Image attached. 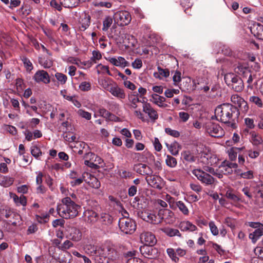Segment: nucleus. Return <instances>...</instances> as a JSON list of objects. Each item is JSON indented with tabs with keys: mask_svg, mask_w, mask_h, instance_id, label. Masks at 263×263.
<instances>
[{
	"mask_svg": "<svg viewBox=\"0 0 263 263\" xmlns=\"http://www.w3.org/2000/svg\"><path fill=\"white\" fill-rule=\"evenodd\" d=\"M216 119L222 123L234 128L235 120L239 116V109L237 107L229 103H223L218 106L215 110Z\"/></svg>",
	"mask_w": 263,
	"mask_h": 263,
	"instance_id": "1",
	"label": "nucleus"
},
{
	"mask_svg": "<svg viewBox=\"0 0 263 263\" xmlns=\"http://www.w3.org/2000/svg\"><path fill=\"white\" fill-rule=\"evenodd\" d=\"M90 84L87 82H83L79 86L80 89L82 91H88L90 89Z\"/></svg>",
	"mask_w": 263,
	"mask_h": 263,
	"instance_id": "52",
	"label": "nucleus"
},
{
	"mask_svg": "<svg viewBox=\"0 0 263 263\" xmlns=\"http://www.w3.org/2000/svg\"><path fill=\"white\" fill-rule=\"evenodd\" d=\"M252 143L254 145H258L263 142V140L260 136L253 132L251 133Z\"/></svg>",
	"mask_w": 263,
	"mask_h": 263,
	"instance_id": "28",
	"label": "nucleus"
},
{
	"mask_svg": "<svg viewBox=\"0 0 263 263\" xmlns=\"http://www.w3.org/2000/svg\"><path fill=\"white\" fill-rule=\"evenodd\" d=\"M154 145L156 151L160 152L162 149V145L157 138H155Z\"/></svg>",
	"mask_w": 263,
	"mask_h": 263,
	"instance_id": "63",
	"label": "nucleus"
},
{
	"mask_svg": "<svg viewBox=\"0 0 263 263\" xmlns=\"http://www.w3.org/2000/svg\"><path fill=\"white\" fill-rule=\"evenodd\" d=\"M235 71L241 76L244 79H247V83L249 84L252 82L253 77L248 67L239 64L235 68Z\"/></svg>",
	"mask_w": 263,
	"mask_h": 263,
	"instance_id": "10",
	"label": "nucleus"
},
{
	"mask_svg": "<svg viewBox=\"0 0 263 263\" xmlns=\"http://www.w3.org/2000/svg\"><path fill=\"white\" fill-rule=\"evenodd\" d=\"M166 146L168 147L170 152L173 155H177L178 154L179 149L181 148V146L177 142H174L173 143L169 145L166 144Z\"/></svg>",
	"mask_w": 263,
	"mask_h": 263,
	"instance_id": "24",
	"label": "nucleus"
},
{
	"mask_svg": "<svg viewBox=\"0 0 263 263\" xmlns=\"http://www.w3.org/2000/svg\"><path fill=\"white\" fill-rule=\"evenodd\" d=\"M153 246L143 245L140 248L141 254L145 258L153 259L158 255V250L153 247Z\"/></svg>",
	"mask_w": 263,
	"mask_h": 263,
	"instance_id": "8",
	"label": "nucleus"
},
{
	"mask_svg": "<svg viewBox=\"0 0 263 263\" xmlns=\"http://www.w3.org/2000/svg\"><path fill=\"white\" fill-rule=\"evenodd\" d=\"M183 157L184 160L189 162H194L195 157L189 152H184L183 154Z\"/></svg>",
	"mask_w": 263,
	"mask_h": 263,
	"instance_id": "46",
	"label": "nucleus"
},
{
	"mask_svg": "<svg viewBox=\"0 0 263 263\" xmlns=\"http://www.w3.org/2000/svg\"><path fill=\"white\" fill-rule=\"evenodd\" d=\"M55 77L61 84L63 85L66 82L67 77L66 75L60 72H57Z\"/></svg>",
	"mask_w": 263,
	"mask_h": 263,
	"instance_id": "40",
	"label": "nucleus"
},
{
	"mask_svg": "<svg viewBox=\"0 0 263 263\" xmlns=\"http://www.w3.org/2000/svg\"><path fill=\"white\" fill-rule=\"evenodd\" d=\"M115 19L120 26H124L129 24L132 18L128 12L122 11L115 14Z\"/></svg>",
	"mask_w": 263,
	"mask_h": 263,
	"instance_id": "9",
	"label": "nucleus"
},
{
	"mask_svg": "<svg viewBox=\"0 0 263 263\" xmlns=\"http://www.w3.org/2000/svg\"><path fill=\"white\" fill-rule=\"evenodd\" d=\"M73 246V243L69 240H66L61 246H59V248L62 250H66L69 249Z\"/></svg>",
	"mask_w": 263,
	"mask_h": 263,
	"instance_id": "50",
	"label": "nucleus"
},
{
	"mask_svg": "<svg viewBox=\"0 0 263 263\" xmlns=\"http://www.w3.org/2000/svg\"><path fill=\"white\" fill-rule=\"evenodd\" d=\"M63 138L65 139V140L69 142H74L76 138V136L70 133H66L65 134H64Z\"/></svg>",
	"mask_w": 263,
	"mask_h": 263,
	"instance_id": "49",
	"label": "nucleus"
},
{
	"mask_svg": "<svg viewBox=\"0 0 263 263\" xmlns=\"http://www.w3.org/2000/svg\"><path fill=\"white\" fill-rule=\"evenodd\" d=\"M143 111L147 114L149 118L154 121L158 118L157 111L152 107L149 103H144L143 105Z\"/></svg>",
	"mask_w": 263,
	"mask_h": 263,
	"instance_id": "13",
	"label": "nucleus"
},
{
	"mask_svg": "<svg viewBox=\"0 0 263 263\" xmlns=\"http://www.w3.org/2000/svg\"><path fill=\"white\" fill-rule=\"evenodd\" d=\"M263 235V228H259L256 229L254 232L249 234V238L253 243H255L257 239Z\"/></svg>",
	"mask_w": 263,
	"mask_h": 263,
	"instance_id": "19",
	"label": "nucleus"
},
{
	"mask_svg": "<svg viewBox=\"0 0 263 263\" xmlns=\"http://www.w3.org/2000/svg\"><path fill=\"white\" fill-rule=\"evenodd\" d=\"M119 59V65L122 67H125L126 66H128L129 65V62L126 61L125 59L123 57H118Z\"/></svg>",
	"mask_w": 263,
	"mask_h": 263,
	"instance_id": "57",
	"label": "nucleus"
},
{
	"mask_svg": "<svg viewBox=\"0 0 263 263\" xmlns=\"http://www.w3.org/2000/svg\"><path fill=\"white\" fill-rule=\"evenodd\" d=\"M39 63L44 68H50L52 66V61L48 59H45L44 57H40L39 59Z\"/></svg>",
	"mask_w": 263,
	"mask_h": 263,
	"instance_id": "32",
	"label": "nucleus"
},
{
	"mask_svg": "<svg viewBox=\"0 0 263 263\" xmlns=\"http://www.w3.org/2000/svg\"><path fill=\"white\" fill-rule=\"evenodd\" d=\"M226 197L235 202H237L241 200L240 198L237 195L234 194L231 191L229 190L226 192Z\"/></svg>",
	"mask_w": 263,
	"mask_h": 263,
	"instance_id": "35",
	"label": "nucleus"
},
{
	"mask_svg": "<svg viewBox=\"0 0 263 263\" xmlns=\"http://www.w3.org/2000/svg\"><path fill=\"white\" fill-rule=\"evenodd\" d=\"M192 173L199 181L206 185L212 184L215 181V179L212 176L200 169L194 170Z\"/></svg>",
	"mask_w": 263,
	"mask_h": 263,
	"instance_id": "5",
	"label": "nucleus"
},
{
	"mask_svg": "<svg viewBox=\"0 0 263 263\" xmlns=\"http://www.w3.org/2000/svg\"><path fill=\"white\" fill-rule=\"evenodd\" d=\"M181 5L183 7H186L187 8H191L193 6V2L191 0H181Z\"/></svg>",
	"mask_w": 263,
	"mask_h": 263,
	"instance_id": "61",
	"label": "nucleus"
},
{
	"mask_svg": "<svg viewBox=\"0 0 263 263\" xmlns=\"http://www.w3.org/2000/svg\"><path fill=\"white\" fill-rule=\"evenodd\" d=\"M140 240L144 245L154 246L157 242L155 235L148 232L142 233L140 235Z\"/></svg>",
	"mask_w": 263,
	"mask_h": 263,
	"instance_id": "11",
	"label": "nucleus"
},
{
	"mask_svg": "<svg viewBox=\"0 0 263 263\" xmlns=\"http://www.w3.org/2000/svg\"><path fill=\"white\" fill-rule=\"evenodd\" d=\"M206 129L208 133L214 137H221L224 134V130L218 124L211 121L206 123Z\"/></svg>",
	"mask_w": 263,
	"mask_h": 263,
	"instance_id": "6",
	"label": "nucleus"
},
{
	"mask_svg": "<svg viewBox=\"0 0 263 263\" xmlns=\"http://www.w3.org/2000/svg\"><path fill=\"white\" fill-rule=\"evenodd\" d=\"M166 164L171 167H175L177 164V160L176 158L170 155H167L165 160Z\"/></svg>",
	"mask_w": 263,
	"mask_h": 263,
	"instance_id": "39",
	"label": "nucleus"
},
{
	"mask_svg": "<svg viewBox=\"0 0 263 263\" xmlns=\"http://www.w3.org/2000/svg\"><path fill=\"white\" fill-rule=\"evenodd\" d=\"M177 208H178L180 211L184 215H187L189 214L188 209L183 202L179 201L177 202V203L172 205V209L173 210H176Z\"/></svg>",
	"mask_w": 263,
	"mask_h": 263,
	"instance_id": "23",
	"label": "nucleus"
},
{
	"mask_svg": "<svg viewBox=\"0 0 263 263\" xmlns=\"http://www.w3.org/2000/svg\"><path fill=\"white\" fill-rule=\"evenodd\" d=\"M224 81L228 86L236 92H241L244 88L243 80L233 73L226 74L224 76Z\"/></svg>",
	"mask_w": 263,
	"mask_h": 263,
	"instance_id": "3",
	"label": "nucleus"
},
{
	"mask_svg": "<svg viewBox=\"0 0 263 263\" xmlns=\"http://www.w3.org/2000/svg\"><path fill=\"white\" fill-rule=\"evenodd\" d=\"M158 73H155L154 76L155 77H157L159 75H161L165 78H167L170 75V71L167 69H163L160 67H158Z\"/></svg>",
	"mask_w": 263,
	"mask_h": 263,
	"instance_id": "38",
	"label": "nucleus"
},
{
	"mask_svg": "<svg viewBox=\"0 0 263 263\" xmlns=\"http://www.w3.org/2000/svg\"><path fill=\"white\" fill-rule=\"evenodd\" d=\"M62 204L58 205L57 210L59 215L65 219H70L76 217L78 214L79 205L77 204L69 197L62 200Z\"/></svg>",
	"mask_w": 263,
	"mask_h": 263,
	"instance_id": "2",
	"label": "nucleus"
},
{
	"mask_svg": "<svg viewBox=\"0 0 263 263\" xmlns=\"http://www.w3.org/2000/svg\"><path fill=\"white\" fill-rule=\"evenodd\" d=\"M13 200L17 204H20L23 206H25L27 203V199L25 196L21 195L20 197L14 195L13 197Z\"/></svg>",
	"mask_w": 263,
	"mask_h": 263,
	"instance_id": "33",
	"label": "nucleus"
},
{
	"mask_svg": "<svg viewBox=\"0 0 263 263\" xmlns=\"http://www.w3.org/2000/svg\"><path fill=\"white\" fill-rule=\"evenodd\" d=\"M251 31L257 39L263 40V25L259 23L254 25Z\"/></svg>",
	"mask_w": 263,
	"mask_h": 263,
	"instance_id": "15",
	"label": "nucleus"
},
{
	"mask_svg": "<svg viewBox=\"0 0 263 263\" xmlns=\"http://www.w3.org/2000/svg\"><path fill=\"white\" fill-rule=\"evenodd\" d=\"M78 114L79 116H80L81 117H82L84 118H85L87 120H90L91 119V114L87 111H85L84 110H82V109L78 110Z\"/></svg>",
	"mask_w": 263,
	"mask_h": 263,
	"instance_id": "47",
	"label": "nucleus"
},
{
	"mask_svg": "<svg viewBox=\"0 0 263 263\" xmlns=\"http://www.w3.org/2000/svg\"><path fill=\"white\" fill-rule=\"evenodd\" d=\"M112 23V18L110 16H107L105 18L103 23V31H107L108 28L110 27Z\"/></svg>",
	"mask_w": 263,
	"mask_h": 263,
	"instance_id": "37",
	"label": "nucleus"
},
{
	"mask_svg": "<svg viewBox=\"0 0 263 263\" xmlns=\"http://www.w3.org/2000/svg\"><path fill=\"white\" fill-rule=\"evenodd\" d=\"M137 173L142 175H151L153 173L152 169L145 164L139 163L135 166Z\"/></svg>",
	"mask_w": 263,
	"mask_h": 263,
	"instance_id": "14",
	"label": "nucleus"
},
{
	"mask_svg": "<svg viewBox=\"0 0 263 263\" xmlns=\"http://www.w3.org/2000/svg\"><path fill=\"white\" fill-rule=\"evenodd\" d=\"M138 94L136 92L133 93L128 95V98L129 101L131 103L130 107L133 108H136L137 107V103L141 101L138 97Z\"/></svg>",
	"mask_w": 263,
	"mask_h": 263,
	"instance_id": "21",
	"label": "nucleus"
},
{
	"mask_svg": "<svg viewBox=\"0 0 263 263\" xmlns=\"http://www.w3.org/2000/svg\"><path fill=\"white\" fill-rule=\"evenodd\" d=\"M240 176L243 178L252 179L253 178V173L252 171H249L247 172L241 173Z\"/></svg>",
	"mask_w": 263,
	"mask_h": 263,
	"instance_id": "56",
	"label": "nucleus"
},
{
	"mask_svg": "<svg viewBox=\"0 0 263 263\" xmlns=\"http://www.w3.org/2000/svg\"><path fill=\"white\" fill-rule=\"evenodd\" d=\"M31 153L32 156L36 158H38L42 154L40 148L36 146L32 147Z\"/></svg>",
	"mask_w": 263,
	"mask_h": 263,
	"instance_id": "41",
	"label": "nucleus"
},
{
	"mask_svg": "<svg viewBox=\"0 0 263 263\" xmlns=\"http://www.w3.org/2000/svg\"><path fill=\"white\" fill-rule=\"evenodd\" d=\"M85 216L87 217L88 222L90 223H94L98 220V214L92 210H87L85 212Z\"/></svg>",
	"mask_w": 263,
	"mask_h": 263,
	"instance_id": "18",
	"label": "nucleus"
},
{
	"mask_svg": "<svg viewBox=\"0 0 263 263\" xmlns=\"http://www.w3.org/2000/svg\"><path fill=\"white\" fill-rule=\"evenodd\" d=\"M162 221V218H158L157 215L151 214L149 222L153 224H158Z\"/></svg>",
	"mask_w": 263,
	"mask_h": 263,
	"instance_id": "45",
	"label": "nucleus"
},
{
	"mask_svg": "<svg viewBox=\"0 0 263 263\" xmlns=\"http://www.w3.org/2000/svg\"><path fill=\"white\" fill-rule=\"evenodd\" d=\"M64 223H65V221L63 219H58L54 220L52 222V226L54 228H55L59 226L63 227V226H64Z\"/></svg>",
	"mask_w": 263,
	"mask_h": 263,
	"instance_id": "60",
	"label": "nucleus"
},
{
	"mask_svg": "<svg viewBox=\"0 0 263 263\" xmlns=\"http://www.w3.org/2000/svg\"><path fill=\"white\" fill-rule=\"evenodd\" d=\"M33 79L37 83L42 82L45 84H48L50 82L48 73L43 70L37 71L35 73Z\"/></svg>",
	"mask_w": 263,
	"mask_h": 263,
	"instance_id": "12",
	"label": "nucleus"
},
{
	"mask_svg": "<svg viewBox=\"0 0 263 263\" xmlns=\"http://www.w3.org/2000/svg\"><path fill=\"white\" fill-rule=\"evenodd\" d=\"M2 214L6 218L12 217L13 219H15V221H12L11 220H9V221H5V226H9L10 223L12 226L14 227L20 224L21 217L17 213H15L10 210H3L2 211Z\"/></svg>",
	"mask_w": 263,
	"mask_h": 263,
	"instance_id": "7",
	"label": "nucleus"
},
{
	"mask_svg": "<svg viewBox=\"0 0 263 263\" xmlns=\"http://www.w3.org/2000/svg\"><path fill=\"white\" fill-rule=\"evenodd\" d=\"M238 107L239 108V109H238L239 110H241L242 112L245 114H246L249 109L248 103L246 101H245L244 99L242 100V102L239 103Z\"/></svg>",
	"mask_w": 263,
	"mask_h": 263,
	"instance_id": "43",
	"label": "nucleus"
},
{
	"mask_svg": "<svg viewBox=\"0 0 263 263\" xmlns=\"http://www.w3.org/2000/svg\"><path fill=\"white\" fill-rule=\"evenodd\" d=\"M50 4L51 7L57 9L59 11H61L62 9L61 4H58L56 0H51L50 1Z\"/></svg>",
	"mask_w": 263,
	"mask_h": 263,
	"instance_id": "58",
	"label": "nucleus"
},
{
	"mask_svg": "<svg viewBox=\"0 0 263 263\" xmlns=\"http://www.w3.org/2000/svg\"><path fill=\"white\" fill-rule=\"evenodd\" d=\"M249 101L257 105L258 107H262V102L260 98H259L257 96H251L249 98Z\"/></svg>",
	"mask_w": 263,
	"mask_h": 263,
	"instance_id": "36",
	"label": "nucleus"
},
{
	"mask_svg": "<svg viewBox=\"0 0 263 263\" xmlns=\"http://www.w3.org/2000/svg\"><path fill=\"white\" fill-rule=\"evenodd\" d=\"M13 181L14 179L13 178L6 176L0 177V183L5 187L10 186L12 184Z\"/></svg>",
	"mask_w": 263,
	"mask_h": 263,
	"instance_id": "25",
	"label": "nucleus"
},
{
	"mask_svg": "<svg viewBox=\"0 0 263 263\" xmlns=\"http://www.w3.org/2000/svg\"><path fill=\"white\" fill-rule=\"evenodd\" d=\"M231 101L236 105H239V103L242 101L243 99L239 96L238 95H233L231 98Z\"/></svg>",
	"mask_w": 263,
	"mask_h": 263,
	"instance_id": "48",
	"label": "nucleus"
},
{
	"mask_svg": "<svg viewBox=\"0 0 263 263\" xmlns=\"http://www.w3.org/2000/svg\"><path fill=\"white\" fill-rule=\"evenodd\" d=\"M10 102L13 107V108L17 111L20 110V103L17 100L15 99H12L10 100Z\"/></svg>",
	"mask_w": 263,
	"mask_h": 263,
	"instance_id": "64",
	"label": "nucleus"
},
{
	"mask_svg": "<svg viewBox=\"0 0 263 263\" xmlns=\"http://www.w3.org/2000/svg\"><path fill=\"white\" fill-rule=\"evenodd\" d=\"M167 253L168 255L170 256V257H171L172 259L175 262L179 260V258L176 257V254L175 253L174 249L172 248L167 249Z\"/></svg>",
	"mask_w": 263,
	"mask_h": 263,
	"instance_id": "54",
	"label": "nucleus"
},
{
	"mask_svg": "<svg viewBox=\"0 0 263 263\" xmlns=\"http://www.w3.org/2000/svg\"><path fill=\"white\" fill-rule=\"evenodd\" d=\"M132 66L134 68H140L142 66V61L139 59H136L135 61L132 63Z\"/></svg>",
	"mask_w": 263,
	"mask_h": 263,
	"instance_id": "62",
	"label": "nucleus"
},
{
	"mask_svg": "<svg viewBox=\"0 0 263 263\" xmlns=\"http://www.w3.org/2000/svg\"><path fill=\"white\" fill-rule=\"evenodd\" d=\"M109 91L114 96L120 98L124 99L125 97V94L124 90L118 86H111L109 88Z\"/></svg>",
	"mask_w": 263,
	"mask_h": 263,
	"instance_id": "17",
	"label": "nucleus"
},
{
	"mask_svg": "<svg viewBox=\"0 0 263 263\" xmlns=\"http://www.w3.org/2000/svg\"><path fill=\"white\" fill-rule=\"evenodd\" d=\"M113 218L111 216L108 214H102L101 215L100 220L101 222L105 225L110 224L112 222Z\"/></svg>",
	"mask_w": 263,
	"mask_h": 263,
	"instance_id": "29",
	"label": "nucleus"
},
{
	"mask_svg": "<svg viewBox=\"0 0 263 263\" xmlns=\"http://www.w3.org/2000/svg\"><path fill=\"white\" fill-rule=\"evenodd\" d=\"M101 58L102 55L100 52L98 50H94L92 51V57L90 59V61L87 62L84 65L90 67L92 65V63H96L97 60H99Z\"/></svg>",
	"mask_w": 263,
	"mask_h": 263,
	"instance_id": "20",
	"label": "nucleus"
},
{
	"mask_svg": "<svg viewBox=\"0 0 263 263\" xmlns=\"http://www.w3.org/2000/svg\"><path fill=\"white\" fill-rule=\"evenodd\" d=\"M90 18V15L86 13L82 14L80 21V26L79 28L81 30L84 31L89 26Z\"/></svg>",
	"mask_w": 263,
	"mask_h": 263,
	"instance_id": "16",
	"label": "nucleus"
},
{
	"mask_svg": "<svg viewBox=\"0 0 263 263\" xmlns=\"http://www.w3.org/2000/svg\"><path fill=\"white\" fill-rule=\"evenodd\" d=\"M93 4L94 6L97 7H105L107 8H110L112 6V3L110 2L102 0H93Z\"/></svg>",
	"mask_w": 263,
	"mask_h": 263,
	"instance_id": "27",
	"label": "nucleus"
},
{
	"mask_svg": "<svg viewBox=\"0 0 263 263\" xmlns=\"http://www.w3.org/2000/svg\"><path fill=\"white\" fill-rule=\"evenodd\" d=\"M90 185L95 189H99L100 187V182L98 179L93 176L90 178Z\"/></svg>",
	"mask_w": 263,
	"mask_h": 263,
	"instance_id": "42",
	"label": "nucleus"
},
{
	"mask_svg": "<svg viewBox=\"0 0 263 263\" xmlns=\"http://www.w3.org/2000/svg\"><path fill=\"white\" fill-rule=\"evenodd\" d=\"M237 152L235 150L234 147L231 148L229 151V156L230 159L232 161L235 160L237 158Z\"/></svg>",
	"mask_w": 263,
	"mask_h": 263,
	"instance_id": "55",
	"label": "nucleus"
},
{
	"mask_svg": "<svg viewBox=\"0 0 263 263\" xmlns=\"http://www.w3.org/2000/svg\"><path fill=\"white\" fill-rule=\"evenodd\" d=\"M164 232L166 235L171 237L174 236H181V234L177 229L172 228H165L164 230Z\"/></svg>",
	"mask_w": 263,
	"mask_h": 263,
	"instance_id": "34",
	"label": "nucleus"
},
{
	"mask_svg": "<svg viewBox=\"0 0 263 263\" xmlns=\"http://www.w3.org/2000/svg\"><path fill=\"white\" fill-rule=\"evenodd\" d=\"M209 227L210 228L211 231L214 235H217L218 234V230L217 227L215 226L214 222L211 221L209 223Z\"/></svg>",
	"mask_w": 263,
	"mask_h": 263,
	"instance_id": "53",
	"label": "nucleus"
},
{
	"mask_svg": "<svg viewBox=\"0 0 263 263\" xmlns=\"http://www.w3.org/2000/svg\"><path fill=\"white\" fill-rule=\"evenodd\" d=\"M72 230H73L74 233L75 234H77V235L72 236L71 237V239L74 241L79 240L81 239V234L80 233L79 231L76 228L72 229Z\"/></svg>",
	"mask_w": 263,
	"mask_h": 263,
	"instance_id": "59",
	"label": "nucleus"
},
{
	"mask_svg": "<svg viewBox=\"0 0 263 263\" xmlns=\"http://www.w3.org/2000/svg\"><path fill=\"white\" fill-rule=\"evenodd\" d=\"M22 60L27 71H31L33 69V66L30 60L26 57L23 58Z\"/></svg>",
	"mask_w": 263,
	"mask_h": 263,
	"instance_id": "44",
	"label": "nucleus"
},
{
	"mask_svg": "<svg viewBox=\"0 0 263 263\" xmlns=\"http://www.w3.org/2000/svg\"><path fill=\"white\" fill-rule=\"evenodd\" d=\"M166 133L173 136L174 137H178L180 136V133L177 130H173L170 128H166L165 129Z\"/></svg>",
	"mask_w": 263,
	"mask_h": 263,
	"instance_id": "51",
	"label": "nucleus"
},
{
	"mask_svg": "<svg viewBox=\"0 0 263 263\" xmlns=\"http://www.w3.org/2000/svg\"><path fill=\"white\" fill-rule=\"evenodd\" d=\"M107 256L109 259L115 260L119 258V254L117 251L113 248H107Z\"/></svg>",
	"mask_w": 263,
	"mask_h": 263,
	"instance_id": "26",
	"label": "nucleus"
},
{
	"mask_svg": "<svg viewBox=\"0 0 263 263\" xmlns=\"http://www.w3.org/2000/svg\"><path fill=\"white\" fill-rule=\"evenodd\" d=\"M119 227L121 231L125 234H133L136 229L135 221L128 217H122L119 221Z\"/></svg>",
	"mask_w": 263,
	"mask_h": 263,
	"instance_id": "4",
	"label": "nucleus"
},
{
	"mask_svg": "<svg viewBox=\"0 0 263 263\" xmlns=\"http://www.w3.org/2000/svg\"><path fill=\"white\" fill-rule=\"evenodd\" d=\"M165 100L166 99L164 97L155 93L152 95V99H150V101L158 105L165 102Z\"/></svg>",
	"mask_w": 263,
	"mask_h": 263,
	"instance_id": "30",
	"label": "nucleus"
},
{
	"mask_svg": "<svg viewBox=\"0 0 263 263\" xmlns=\"http://www.w3.org/2000/svg\"><path fill=\"white\" fill-rule=\"evenodd\" d=\"M151 213L147 210L140 211L138 212V216L139 217L142 219L143 220L149 222Z\"/></svg>",
	"mask_w": 263,
	"mask_h": 263,
	"instance_id": "31",
	"label": "nucleus"
},
{
	"mask_svg": "<svg viewBox=\"0 0 263 263\" xmlns=\"http://www.w3.org/2000/svg\"><path fill=\"white\" fill-rule=\"evenodd\" d=\"M158 181H160V178L157 176H151L149 180L148 181V184L154 188L161 189L162 186L161 183Z\"/></svg>",
	"mask_w": 263,
	"mask_h": 263,
	"instance_id": "22",
	"label": "nucleus"
}]
</instances>
